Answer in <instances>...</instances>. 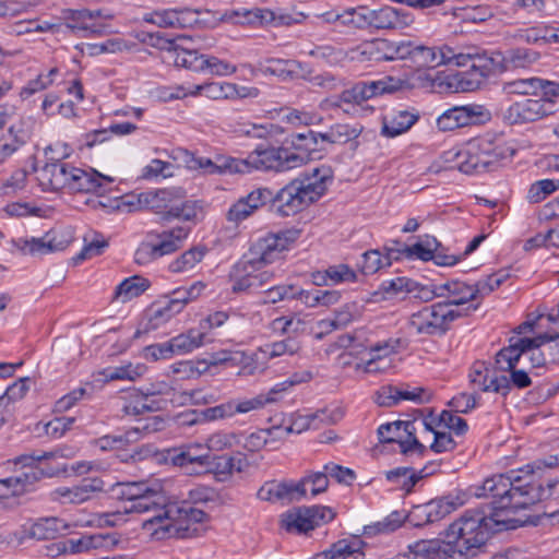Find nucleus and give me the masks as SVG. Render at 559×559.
Wrapping results in <instances>:
<instances>
[{
    "mask_svg": "<svg viewBox=\"0 0 559 559\" xmlns=\"http://www.w3.org/2000/svg\"><path fill=\"white\" fill-rule=\"evenodd\" d=\"M124 513L152 514L143 521L142 528L153 538H191L200 535L198 524L209 520V514L186 502L169 501L159 484L146 481L122 485Z\"/></svg>",
    "mask_w": 559,
    "mask_h": 559,
    "instance_id": "obj_1",
    "label": "nucleus"
},
{
    "mask_svg": "<svg viewBox=\"0 0 559 559\" xmlns=\"http://www.w3.org/2000/svg\"><path fill=\"white\" fill-rule=\"evenodd\" d=\"M476 497H490L492 500L481 510H467L447 530L448 545L461 556L475 557L486 545L491 532L514 528L516 521L512 508H502L501 497L495 491L484 489V484L476 488Z\"/></svg>",
    "mask_w": 559,
    "mask_h": 559,
    "instance_id": "obj_2",
    "label": "nucleus"
},
{
    "mask_svg": "<svg viewBox=\"0 0 559 559\" xmlns=\"http://www.w3.org/2000/svg\"><path fill=\"white\" fill-rule=\"evenodd\" d=\"M523 469L498 474L484 480V489L495 491L501 497L502 508H512L516 511L549 498L559 497V479L547 483L546 487L534 480L533 471L522 475Z\"/></svg>",
    "mask_w": 559,
    "mask_h": 559,
    "instance_id": "obj_3",
    "label": "nucleus"
},
{
    "mask_svg": "<svg viewBox=\"0 0 559 559\" xmlns=\"http://www.w3.org/2000/svg\"><path fill=\"white\" fill-rule=\"evenodd\" d=\"M332 179L331 167L322 165L312 168L304 178L292 180L275 195L272 194L270 201L274 212L282 217L301 212L324 194Z\"/></svg>",
    "mask_w": 559,
    "mask_h": 559,
    "instance_id": "obj_4",
    "label": "nucleus"
},
{
    "mask_svg": "<svg viewBox=\"0 0 559 559\" xmlns=\"http://www.w3.org/2000/svg\"><path fill=\"white\" fill-rule=\"evenodd\" d=\"M556 337L558 336L550 335L549 332L540 333L535 337H511L509 346L503 347L496 354L497 368L501 371H510V378H508L510 388L513 385L518 389H525L532 384L528 371L516 368L519 362L528 349L542 346Z\"/></svg>",
    "mask_w": 559,
    "mask_h": 559,
    "instance_id": "obj_5",
    "label": "nucleus"
},
{
    "mask_svg": "<svg viewBox=\"0 0 559 559\" xmlns=\"http://www.w3.org/2000/svg\"><path fill=\"white\" fill-rule=\"evenodd\" d=\"M306 157L285 147L259 145L246 158H238V173L249 174L253 170L286 171L300 167Z\"/></svg>",
    "mask_w": 559,
    "mask_h": 559,
    "instance_id": "obj_6",
    "label": "nucleus"
},
{
    "mask_svg": "<svg viewBox=\"0 0 559 559\" xmlns=\"http://www.w3.org/2000/svg\"><path fill=\"white\" fill-rule=\"evenodd\" d=\"M461 316L455 309H450L448 304L437 302L425 306L411 314L408 326L421 335H443L450 324Z\"/></svg>",
    "mask_w": 559,
    "mask_h": 559,
    "instance_id": "obj_7",
    "label": "nucleus"
},
{
    "mask_svg": "<svg viewBox=\"0 0 559 559\" xmlns=\"http://www.w3.org/2000/svg\"><path fill=\"white\" fill-rule=\"evenodd\" d=\"M463 174L492 170L504 157L502 148L487 139H474L462 146Z\"/></svg>",
    "mask_w": 559,
    "mask_h": 559,
    "instance_id": "obj_8",
    "label": "nucleus"
},
{
    "mask_svg": "<svg viewBox=\"0 0 559 559\" xmlns=\"http://www.w3.org/2000/svg\"><path fill=\"white\" fill-rule=\"evenodd\" d=\"M336 513L330 507H299L281 515V527L292 534H307L317 526L334 520Z\"/></svg>",
    "mask_w": 559,
    "mask_h": 559,
    "instance_id": "obj_9",
    "label": "nucleus"
},
{
    "mask_svg": "<svg viewBox=\"0 0 559 559\" xmlns=\"http://www.w3.org/2000/svg\"><path fill=\"white\" fill-rule=\"evenodd\" d=\"M403 84L404 81L392 76H385L378 81L357 83L352 88L343 91L336 99H325L322 103V107L338 108L342 106V103L360 104L371 97L395 92L400 90Z\"/></svg>",
    "mask_w": 559,
    "mask_h": 559,
    "instance_id": "obj_10",
    "label": "nucleus"
},
{
    "mask_svg": "<svg viewBox=\"0 0 559 559\" xmlns=\"http://www.w3.org/2000/svg\"><path fill=\"white\" fill-rule=\"evenodd\" d=\"M72 240L70 230L51 229L40 238H19L13 243L24 254L45 255L64 250Z\"/></svg>",
    "mask_w": 559,
    "mask_h": 559,
    "instance_id": "obj_11",
    "label": "nucleus"
},
{
    "mask_svg": "<svg viewBox=\"0 0 559 559\" xmlns=\"http://www.w3.org/2000/svg\"><path fill=\"white\" fill-rule=\"evenodd\" d=\"M340 344L350 348L352 354L362 353V348L367 354L366 359H374L376 361H386V357L397 353L400 349L406 347V342L403 338H389L380 341L373 345L367 346L360 342V334H347L340 337Z\"/></svg>",
    "mask_w": 559,
    "mask_h": 559,
    "instance_id": "obj_12",
    "label": "nucleus"
},
{
    "mask_svg": "<svg viewBox=\"0 0 559 559\" xmlns=\"http://www.w3.org/2000/svg\"><path fill=\"white\" fill-rule=\"evenodd\" d=\"M258 263L254 261H248V258H243L234 267V283L231 290L234 293L251 292L263 288L271 284L273 273L267 270H259L255 267Z\"/></svg>",
    "mask_w": 559,
    "mask_h": 559,
    "instance_id": "obj_13",
    "label": "nucleus"
},
{
    "mask_svg": "<svg viewBox=\"0 0 559 559\" xmlns=\"http://www.w3.org/2000/svg\"><path fill=\"white\" fill-rule=\"evenodd\" d=\"M50 159L53 162L47 163L38 170L37 179L40 187L46 191L68 190L75 167L59 158L55 159L53 156Z\"/></svg>",
    "mask_w": 559,
    "mask_h": 559,
    "instance_id": "obj_14",
    "label": "nucleus"
},
{
    "mask_svg": "<svg viewBox=\"0 0 559 559\" xmlns=\"http://www.w3.org/2000/svg\"><path fill=\"white\" fill-rule=\"evenodd\" d=\"M156 37V45L160 49H167L174 52V63L177 67H182L194 72H205L209 55L199 53L193 49L180 48L175 44L174 39L165 38L159 33L151 35Z\"/></svg>",
    "mask_w": 559,
    "mask_h": 559,
    "instance_id": "obj_15",
    "label": "nucleus"
},
{
    "mask_svg": "<svg viewBox=\"0 0 559 559\" xmlns=\"http://www.w3.org/2000/svg\"><path fill=\"white\" fill-rule=\"evenodd\" d=\"M414 15L405 9L390 5L370 9V27L376 29H404L414 23Z\"/></svg>",
    "mask_w": 559,
    "mask_h": 559,
    "instance_id": "obj_16",
    "label": "nucleus"
},
{
    "mask_svg": "<svg viewBox=\"0 0 559 559\" xmlns=\"http://www.w3.org/2000/svg\"><path fill=\"white\" fill-rule=\"evenodd\" d=\"M116 544L117 539L109 534H93L55 543L50 550L55 551L56 555L80 554L91 549L108 548Z\"/></svg>",
    "mask_w": 559,
    "mask_h": 559,
    "instance_id": "obj_17",
    "label": "nucleus"
},
{
    "mask_svg": "<svg viewBox=\"0 0 559 559\" xmlns=\"http://www.w3.org/2000/svg\"><path fill=\"white\" fill-rule=\"evenodd\" d=\"M114 182L115 178L110 176L103 175L94 169L87 171L75 167L68 191L104 194Z\"/></svg>",
    "mask_w": 559,
    "mask_h": 559,
    "instance_id": "obj_18",
    "label": "nucleus"
},
{
    "mask_svg": "<svg viewBox=\"0 0 559 559\" xmlns=\"http://www.w3.org/2000/svg\"><path fill=\"white\" fill-rule=\"evenodd\" d=\"M547 116V109L538 98H524L514 102L507 108L503 120L509 124H523Z\"/></svg>",
    "mask_w": 559,
    "mask_h": 559,
    "instance_id": "obj_19",
    "label": "nucleus"
},
{
    "mask_svg": "<svg viewBox=\"0 0 559 559\" xmlns=\"http://www.w3.org/2000/svg\"><path fill=\"white\" fill-rule=\"evenodd\" d=\"M405 47L406 40L377 38L361 46V55L373 61L405 60Z\"/></svg>",
    "mask_w": 559,
    "mask_h": 559,
    "instance_id": "obj_20",
    "label": "nucleus"
},
{
    "mask_svg": "<svg viewBox=\"0 0 559 559\" xmlns=\"http://www.w3.org/2000/svg\"><path fill=\"white\" fill-rule=\"evenodd\" d=\"M271 198V190L266 188L255 189L234 203L229 207L226 217L229 222L239 223L265 205Z\"/></svg>",
    "mask_w": 559,
    "mask_h": 559,
    "instance_id": "obj_21",
    "label": "nucleus"
},
{
    "mask_svg": "<svg viewBox=\"0 0 559 559\" xmlns=\"http://www.w3.org/2000/svg\"><path fill=\"white\" fill-rule=\"evenodd\" d=\"M483 107L477 105L453 107L445 110L438 119L437 126L441 131H451L479 121Z\"/></svg>",
    "mask_w": 559,
    "mask_h": 559,
    "instance_id": "obj_22",
    "label": "nucleus"
},
{
    "mask_svg": "<svg viewBox=\"0 0 559 559\" xmlns=\"http://www.w3.org/2000/svg\"><path fill=\"white\" fill-rule=\"evenodd\" d=\"M179 191L180 189H163L142 192L138 195L139 207L162 214L165 219H169Z\"/></svg>",
    "mask_w": 559,
    "mask_h": 559,
    "instance_id": "obj_23",
    "label": "nucleus"
},
{
    "mask_svg": "<svg viewBox=\"0 0 559 559\" xmlns=\"http://www.w3.org/2000/svg\"><path fill=\"white\" fill-rule=\"evenodd\" d=\"M104 481L99 478L84 479L74 487H60L51 492V498L61 503H82L92 498L95 492L103 491Z\"/></svg>",
    "mask_w": 559,
    "mask_h": 559,
    "instance_id": "obj_24",
    "label": "nucleus"
},
{
    "mask_svg": "<svg viewBox=\"0 0 559 559\" xmlns=\"http://www.w3.org/2000/svg\"><path fill=\"white\" fill-rule=\"evenodd\" d=\"M262 501H300L306 497L302 484L267 481L257 492Z\"/></svg>",
    "mask_w": 559,
    "mask_h": 559,
    "instance_id": "obj_25",
    "label": "nucleus"
},
{
    "mask_svg": "<svg viewBox=\"0 0 559 559\" xmlns=\"http://www.w3.org/2000/svg\"><path fill=\"white\" fill-rule=\"evenodd\" d=\"M68 528L69 524L60 518H43L32 524L28 531H24V534L19 535L14 533L10 538V543L15 538L17 544H22L25 537L35 538L37 540L55 539Z\"/></svg>",
    "mask_w": 559,
    "mask_h": 559,
    "instance_id": "obj_26",
    "label": "nucleus"
},
{
    "mask_svg": "<svg viewBox=\"0 0 559 559\" xmlns=\"http://www.w3.org/2000/svg\"><path fill=\"white\" fill-rule=\"evenodd\" d=\"M405 60H409L417 68H436L442 64L441 46L430 47L413 40H406Z\"/></svg>",
    "mask_w": 559,
    "mask_h": 559,
    "instance_id": "obj_27",
    "label": "nucleus"
},
{
    "mask_svg": "<svg viewBox=\"0 0 559 559\" xmlns=\"http://www.w3.org/2000/svg\"><path fill=\"white\" fill-rule=\"evenodd\" d=\"M284 252L282 243L273 234L258 239L249 249L248 261H254L259 264H267L278 260Z\"/></svg>",
    "mask_w": 559,
    "mask_h": 559,
    "instance_id": "obj_28",
    "label": "nucleus"
},
{
    "mask_svg": "<svg viewBox=\"0 0 559 559\" xmlns=\"http://www.w3.org/2000/svg\"><path fill=\"white\" fill-rule=\"evenodd\" d=\"M170 460L176 466L199 465L205 468L210 466L211 454L206 450L205 444L190 443L179 449H174Z\"/></svg>",
    "mask_w": 559,
    "mask_h": 559,
    "instance_id": "obj_29",
    "label": "nucleus"
},
{
    "mask_svg": "<svg viewBox=\"0 0 559 559\" xmlns=\"http://www.w3.org/2000/svg\"><path fill=\"white\" fill-rule=\"evenodd\" d=\"M361 540L358 538L342 539L334 543L330 549L316 555L311 559H364Z\"/></svg>",
    "mask_w": 559,
    "mask_h": 559,
    "instance_id": "obj_30",
    "label": "nucleus"
},
{
    "mask_svg": "<svg viewBox=\"0 0 559 559\" xmlns=\"http://www.w3.org/2000/svg\"><path fill=\"white\" fill-rule=\"evenodd\" d=\"M457 500L459 499H454L450 496L432 500L425 506L417 507L416 512H418L419 515H425L427 523H433L447 516L463 503Z\"/></svg>",
    "mask_w": 559,
    "mask_h": 559,
    "instance_id": "obj_31",
    "label": "nucleus"
},
{
    "mask_svg": "<svg viewBox=\"0 0 559 559\" xmlns=\"http://www.w3.org/2000/svg\"><path fill=\"white\" fill-rule=\"evenodd\" d=\"M471 383L483 392H495L507 395L510 391V381L507 376L491 378L488 381V369H474L469 374Z\"/></svg>",
    "mask_w": 559,
    "mask_h": 559,
    "instance_id": "obj_32",
    "label": "nucleus"
},
{
    "mask_svg": "<svg viewBox=\"0 0 559 559\" xmlns=\"http://www.w3.org/2000/svg\"><path fill=\"white\" fill-rule=\"evenodd\" d=\"M151 283L147 278L141 275H133L123 280L115 289L112 299L121 302L130 301L133 298L141 296Z\"/></svg>",
    "mask_w": 559,
    "mask_h": 559,
    "instance_id": "obj_33",
    "label": "nucleus"
},
{
    "mask_svg": "<svg viewBox=\"0 0 559 559\" xmlns=\"http://www.w3.org/2000/svg\"><path fill=\"white\" fill-rule=\"evenodd\" d=\"M417 119V115L407 110L397 111L390 117L386 116L383 119L382 134L391 138L400 135L411 129Z\"/></svg>",
    "mask_w": 559,
    "mask_h": 559,
    "instance_id": "obj_34",
    "label": "nucleus"
},
{
    "mask_svg": "<svg viewBox=\"0 0 559 559\" xmlns=\"http://www.w3.org/2000/svg\"><path fill=\"white\" fill-rule=\"evenodd\" d=\"M44 475H46L44 469L31 468V471L19 476L3 478L2 481L8 487L11 496L16 498L29 491L31 487Z\"/></svg>",
    "mask_w": 559,
    "mask_h": 559,
    "instance_id": "obj_35",
    "label": "nucleus"
},
{
    "mask_svg": "<svg viewBox=\"0 0 559 559\" xmlns=\"http://www.w3.org/2000/svg\"><path fill=\"white\" fill-rule=\"evenodd\" d=\"M146 372L143 364H127L123 366H110L99 371L105 381L129 380L134 381Z\"/></svg>",
    "mask_w": 559,
    "mask_h": 559,
    "instance_id": "obj_36",
    "label": "nucleus"
},
{
    "mask_svg": "<svg viewBox=\"0 0 559 559\" xmlns=\"http://www.w3.org/2000/svg\"><path fill=\"white\" fill-rule=\"evenodd\" d=\"M362 131V127L358 123H336L325 133L320 134L322 142L345 144L357 139Z\"/></svg>",
    "mask_w": 559,
    "mask_h": 559,
    "instance_id": "obj_37",
    "label": "nucleus"
},
{
    "mask_svg": "<svg viewBox=\"0 0 559 559\" xmlns=\"http://www.w3.org/2000/svg\"><path fill=\"white\" fill-rule=\"evenodd\" d=\"M160 408L162 402L159 400L146 395V391L141 390L132 393V401L123 405L122 412L126 415H140L156 412Z\"/></svg>",
    "mask_w": 559,
    "mask_h": 559,
    "instance_id": "obj_38",
    "label": "nucleus"
},
{
    "mask_svg": "<svg viewBox=\"0 0 559 559\" xmlns=\"http://www.w3.org/2000/svg\"><path fill=\"white\" fill-rule=\"evenodd\" d=\"M300 349V343L293 337H287L285 340L266 343L263 346L259 347L258 353L265 359H274L285 355L293 356L297 354Z\"/></svg>",
    "mask_w": 559,
    "mask_h": 559,
    "instance_id": "obj_39",
    "label": "nucleus"
},
{
    "mask_svg": "<svg viewBox=\"0 0 559 559\" xmlns=\"http://www.w3.org/2000/svg\"><path fill=\"white\" fill-rule=\"evenodd\" d=\"M237 162L238 158L221 155L216 156L214 159L202 157L197 160L199 167L207 175L239 174Z\"/></svg>",
    "mask_w": 559,
    "mask_h": 559,
    "instance_id": "obj_40",
    "label": "nucleus"
},
{
    "mask_svg": "<svg viewBox=\"0 0 559 559\" xmlns=\"http://www.w3.org/2000/svg\"><path fill=\"white\" fill-rule=\"evenodd\" d=\"M385 475L389 481L396 484L402 490L411 492L417 481L426 477L428 473H426V468L415 473L408 467H397L386 472Z\"/></svg>",
    "mask_w": 559,
    "mask_h": 559,
    "instance_id": "obj_41",
    "label": "nucleus"
},
{
    "mask_svg": "<svg viewBox=\"0 0 559 559\" xmlns=\"http://www.w3.org/2000/svg\"><path fill=\"white\" fill-rule=\"evenodd\" d=\"M206 251L207 249L204 246L193 247L171 261L168 269L173 273L188 272L202 261Z\"/></svg>",
    "mask_w": 559,
    "mask_h": 559,
    "instance_id": "obj_42",
    "label": "nucleus"
},
{
    "mask_svg": "<svg viewBox=\"0 0 559 559\" xmlns=\"http://www.w3.org/2000/svg\"><path fill=\"white\" fill-rule=\"evenodd\" d=\"M462 160V146L450 148L444 151L437 159L431 163V165L428 167V173L439 174L449 169H457L459 171L463 173V164L461 165Z\"/></svg>",
    "mask_w": 559,
    "mask_h": 559,
    "instance_id": "obj_43",
    "label": "nucleus"
},
{
    "mask_svg": "<svg viewBox=\"0 0 559 559\" xmlns=\"http://www.w3.org/2000/svg\"><path fill=\"white\" fill-rule=\"evenodd\" d=\"M440 289L447 290L449 293L448 300L443 301L442 304H448L450 309H454V306L464 305L467 301L475 299L473 286L461 282L445 283L440 286Z\"/></svg>",
    "mask_w": 559,
    "mask_h": 559,
    "instance_id": "obj_44",
    "label": "nucleus"
},
{
    "mask_svg": "<svg viewBox=\"0 0 559 559\" xmlns=\"http://www.w3.org/2000/svg\"><path fill=\"white\" fill-rule=\"evenodd\" d=\"M542 86L540 78L518 79L503 83L502 90L509 95L538 96Z\"/></svg>",
    "mask_w": 559,
    "mask_h": 559,
    "instance_id": "obj_45",
    "label": "nucleus"
},
{
    "mask_svg": "<svg viewBox=\"0 0 559 559\" xmlns=\"http://www.w3.org/2000/svg\"><path fill=\"white\" fill-rule=\"evenodd\" d=\"M75 449L72 447H60L49 452H41L40 454H23L13 460L14 464H22L24 466H32L35 462L43 460L56 459H72L75 455Z\"/></svg>",
    "mask_w": 559,
    "mask_h": 559,
    "instance_id": "obj_46",
    "label": "nucleus"
},
{
    "mask_svg": "<svg viewBox=\"0 0 559 559\" xmlns=\"http://www.w3.org/2000/svg\"><path fill=\"white\" fill-rule=\"evenodd\" d=\"M205 334L198 330H189L187 333L173 337L169 343L173 353H189L204 343Z\"/></svg>",
    "mask_w": 559,
    "mask_h": 559,
    "instance_id": "obj_47",
    "label": "nucleus"
},
{
    "mask_svg": "<svg viewBox=\"0 0 559 559\" xmlns=\"http://www.w3.org/2000/svg\"><path fill=\"white\" fill-rule=\"evenodd\" d=\"M188 230L183 227H177L160 235V241L154 243L157 255L163 257L175 252L180 247V242L187 238Z\"/></svg>",
    "mask_w": 559,
    "mask_h": 559,
    "instance_id": "obj_48",
    "label": "nucleus"
},
{
    "mask_svg": "<svg viewBox=\"0 0 559 559\" xmlns=\"http://www.w3.org/2000/svg\"><path fill=\"white\" fill-rule=\"evenodd\" d=\"M281 391H284V389L274 388L266 394H259L243 401H234V415L237 413L245 414L263 408L266 404L275 402L276 399L274 395Z\"/></svg>",
    "mask_w": 559,
    "mask_h": 559,
    "instance_id": "obj_49",
    "label": "nucleus"
},
{
    "mask_svg": "<svg viewBox=\"0 0 559 559\" xmlns=\"http://www.w3.org/2000/svg\"><path fill=\"white\" fill-rule=\"evenodd\" d=\"M479 51L477 48H468L467 51H459L456 48H453L449 45L441 46V58L442 64H451L455 67H464L469 61L473 63L477 53Z\"/></svg>",
    "mask_w": 559,
    "mask_h": 559,
    "instance_id": "obj_50",
    "label": "nucleus"
},
{
    "mask_svg": "<svg viewBox=\"0 0 559 559\" xmlns=\"http://www.w3.org/2000/svg\"><path fill=\"white\" fill-rule=\"evenodd\" d=\"M539 100L547 109V115H554L559 110V82L542 79Z\"/></svg>",
    "mask_w": 559,
    "mask_h": 559,
    "instance_id": "obj_51",
    "label": "nucleus"
},
{
    "mask_svg": "<svg viewBox=\"0 0 559 559\" xmlns=\"http://www.w3.org/2000/svg\"><path fill=\"white\" fill-rule=\"evenodd\" d=\"M413 559H440L441 543L438 539H421L408 546Z\"/></svg>",
    "mask_w": 559,
    "mask_h": 559,
    "instance_id": "obj_52",
    "label": "nucleus"
},
{
    "mask_svg": "<svg viewBox=\"0 0 559 559\" xmlns=\"http://www.w3.org/2000/svg\"><path fill=\"white\" fill-rule=\"evenodd\" d=\"M496 70V61L485 52H478L471 64L469 75L479 84L481 80L489 78Z\"/></svg>",
    "mask_w": 559,
    "mask_h": 559,
    "instance_id": "obj_53",
    "label": "nucleus"
},
{
    "mask_svg": "<svg viewBox=\"0 0 559 559\" xmlns=\"http://www.w3.org/2000/svg\"><path fill=\"white\" fill-rule=\"evenodd\" d=\"M185 195L179 191L174 207H171L170 218H178L182 221L195 219L201 210L197 201H183Z\"/></svg>",
    "mask_w": 559,
    "mask_h": 559,
    "instance_id": "obj_54",
    "label": "nucleus"
},
{
    "mask_svg": "<svg viewBox=\"0 0 559 559\" xmlns=\"http://www.w3.org/2000/svg\"><path fill=\"white\" fill-rule=\"evenodd\" d=\"M343 25L353 28L370 27V9L367 7L352 8L342 11Z\"/></svg>",
    "mask_w": 559,
    "mask_h": 559,
    "instance_id": "obj_55",
    "label": "nucleus"
},
{
    "mask_svg": "<svg viewBox=\"0 0 559 559\" xmlns=\"http://www.w3.org/2000/svg\"><path fill=\"white\" fill-rule=\"evenodd\" d=\"M559 189V180L542 179L531 185L527 191L530 203H539Z\"/></svg>",
    "mask_w": 559,
    "mask_h": 559,
    "instance_id": "obj_56",
    "label": "nucleus"
},
{
    "mask_svg": "<svg viewBox=\"0 0 559 559\" xmlns=\"http://www.w3.org/2000/svg\"><path fill=\"white\" fill-rule=\"evenodd\" d=\"M241 443V436L235 432H223L218 431L211 435L206 440V450L211 451H223L230 449L234 445Z\"/></svg>",
    "mask_w": 559,
    "mask_h": 559,
    "instance_id": "obj_57",
    "label": "nucleus"
},
{
    "mask_svg": "<svg viewBox=\"0 0 559 559\" xmlns=\"http://www.w3.org/2000/svg\"><path fill=\"white\" fill-rule=\"evenodd\" d=\"M394 251L390 249L388 255L382 259L378 250H370L362 254L361 272L366 275L374 274L380 269L391 265V254Z\"/></svg>",
    "mask_w": 559,
    "mask_h": 559,
    "instance_id": "obj_58",
    "label": "nucleus"
},
{
    "mask_svg": "<svg viewBox=\"0 0 559 559\" xmlns=\"http://www.w3.org/2000/svg\"><path fill=\"white\" fill-rule=\"evenodd\" d=\"M539 59V53L527 48L510 49L506 57V62L512 68H527Z\"/></svg>",
    "mask_w": 559,
    "mask_h": 559,
    "instance_id": "obj_59",
    "label": "nucleus"
},
{
    "mask_svg": "<svg viewBox=\"0 0 559 559\" xmlns=\"http://www.w3.org/2000/svg\"><path fill=\"white\" fill-rule=\"evenodd\" d=\"M243 467L242 460H237L228 455L213 456L211 455L210 466L207 469L215 472L216 474L231 475L234 471L240 473Z\"/></svg>",
    "mask_w": 559,
    "mask_h": 559,
    "instance_id": "obj_60",
    "label": "nucleus"
},
{
    "mask_svg": "<svg viewBox=\"0 0 559 559\" xmlns=\"http://www.w3.org/2000/svg\"><path fill=\"white\" fill-rule=\"evenodd\" d=\"M179 313V305L168 300L164 306L156 307L152 310L148 319V329L156 330L164 323L168 322L175 314Z\"/></svg>",
    "mask_w": 559,
    "mask_h": 559,
    "instance_id": "obj_61",
    "label": "nucleus"
},
{
    "mask_svg": "<svg viewBox=\"0 0 559 559\" xmlns=\"http://www.w3.org/2000/svg\"><path fill=\"white\" fill-rule=\"evenodd\" d=\"M35 126V120L31 116L20 117L9 127V132L15 139V143H21L23 146L29 140Z\"/></svg>",
    "mask_w": 559,
    "mask_h": 559,
    "instance_id": "obj_62",
    "label": "nucleus"
},
{
    "mask_svg": "<svg viewBox=\"0 0 559 559\" xmlns=\"http://www.w3.org/2000/svg\"><path fill=\"white\" fill-rule=\"evenodd\" d=\"M27 185V171L25 169L14 170L9 178L0 183L1 195H13L25 189Z\"/></svg>",
    "mask_w": 559,
    "mask_h": 559,
    "instance_id": "obj_63",
    "label": "nucleus"
},
{
    "mask_svg": "<svg viewBox=\"0 0 559 559\" xmlns=\"http://www.w3.org/2000/svg\"><path fill=\"white\" fill-rule=\"evenodd\" d=\"M66 26L71 31H84L90 28L92 22V15L90 10H68L64 12Z\"/></svg>",
    "mask_w": 559,
    "mask_h": 559,
    "instance_id": "obj_64",
    "label": "nucleus"
}]
</instances>
